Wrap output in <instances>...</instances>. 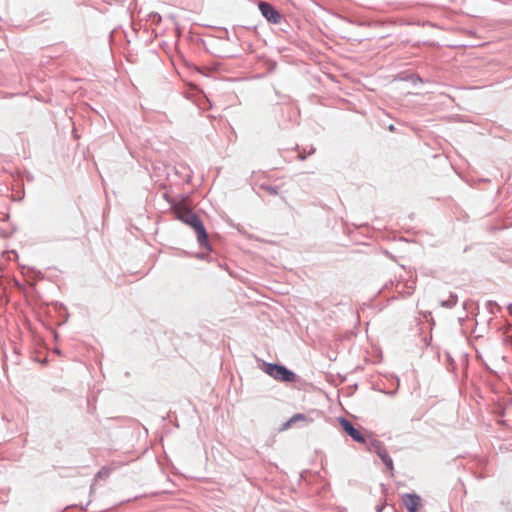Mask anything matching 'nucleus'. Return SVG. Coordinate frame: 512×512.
Listing matches in <instances>:
<instances>
[{
  "label": "nucleus",
  "instance_id": "10",
  "mask_svg": "<svg viewBox=\"0 0 512 512\" xmlns=\"http://www.w3.org/2000/svg\"><path fill=\"white\" fill-rule=\"evenodd\" d=\"M153 22L159 23L161 21V16L158 13L152 15Z\"/></svg>",
  "mask_w": 512,
  "mask_h": 512
},
{
  "label": "nucleus",
  "instance_id": "1",
  "mask_svg": "<svg viewBox=\"0 0 512 512\" xmlns=\"http://www.w3.org/2000/svg\"><path fill=\"white\" fill-rule=\"evenodd\" d=\"M173 212L177 219H179L180 221L184 222L185 224L189 225L194 229L200 246L210 249L208 243V235L200 218L191 210L181 205L174 206Z\"/></svg>",
  "mask_w": 512,
  "mask_h": 512
},
{
  "label": "nucleus",
  "instance_id": "14",
  "mask_svg": "<svg viewBox=\"0 0 512 512\" xmlns=\"http://www.w3.org/2000/svg\"><path fill=\"white\" fill-rule=\"evenodd\" d=\"M508 310H509V311H510V313L512 314V304H510V305L508 306Z\"/></svg>",
  "mask_w": 512,
  "mask_h": 512
},
{
  "label": "nucleus",
  "instance_id": "2",
  "mask_svg": "<svg viewBox=\"0 0 512 512\" xmlns=\"http://www.w3.org/2000/svg\"><path fill=\"white\" fill-rule=\"evenodd\" d=\"M263 371L275 380L282 382H293L296 379L294 372L278 364L263 363Z\"/></svg>",
  "mask_w": 512,
  "mask_h": 512
},
{
  "label": "nucleus",
  "instance_id": "4",
  "mask_svg": "<svg viewBox=\"0 0 512 512\" xmlns=\"http://www.w3.org/2000/svg\"><path fill=\"white\" fill-rule=\"evenodd\" d=\"M259 10L270 23H280L281 14L270 3L261 1L259 3Z\"/></svg>",
  "mask_w": 512,
  "mask_h": 512
},
{
  "label": "nucleus",
  "instance_id": "8",
  "mask_svg": "<svg viewBox=\"0 0 512 512\" xmlns=\"http://www.w3.org/2000/svg\"><path fill=\"white\" fill-rule=\"evenodd\" d=\"M458 297L456 294L451 293L449 298L441 302V306L445 308H452L457 304Z\"/></svg>",
  "mask_w": 512,
  "mask_h": 512
},
{
  "label": "nucleus",
  "instance_id": "5",
  "mask_svg": "<svg viewBox=\"0 0 512 512\" xmlns=\"http://www.w3.org/2000/svg\"><path fill=\"white\" fill-rule=\"evenodd\" d=\"M340 425L343 428V430L356 442L359 443H366V440L364 436L353 426V424L345 419H340Z\"/></svg>",
  "mask_w": 512,
  "mask_h": 512
},
{
  "label": "nucleus",
  "instance_id": "13",
  "mask_svg": "<svg viewBox=\"0 0 512 512\" xmlns=\"http://www.w3.org/2000/svg\"><path fill=\"white\" fill-rule=\"evenodd\" d=\"M299 158H300L301 160H304L306 157L304 156V154H299Z\"/></svg>",
  "mask_w": 512,
  "mask_h": 512
},
{
  "label": "nucleus",
  "instance_id": "16",
  "mask_svg": "<svg viewBox=\"0 0 512 512\" xmlns=\"http://www.w3.org/2000/svg\"><path fill=\"white\" fill-rule=\"evenodd\" d=\"M415 512H418L417 510Z\"/></svg>",
  "mask_w": 512,
  "mask_h": 512
},
{
  "label": "nucleus",
  "instance_id": "11",
  "mask_svg": "<svg viewBox=\"0 0 512 512\" xmlns=\"http://www.w3.org/2000/svg\"><path fill=\"white\" fill-rule=\"evenodd\" d=\"M266 190L270 193V194H276L277 193V188L276 187H267Z\"/></svg>",
  "mask_w": 512,
  "mask_h": 512
},
{
  "label": "nucleus",
  "instance_id": "9",
  "mask_svg": "<svg viewBox=\"0 0 512 512\" xmlns=\"http://www.w3.org/2000/svg\"><path fill=\"white\" fill-rule=\"evenodd\" d=\"M110 474V470L108 468H102L100 471H98V473L95 475V480L97 479H101V478H106L108 477Z\"/></svg>",
  "mask_w": 512,
  "mask_h": 512
},
{
  "label": "nucleus",
  "instance_id": "7",
  "mask_svg": "<svg viewBox=\"0 0 512 512\" xmlns=\"http://www.w3.org/2000/svg\"><path fill=\"white\" fill-rule=\"evenodd\" d=\"M402 500L408 512H415L421 506V498L417 494H404Z\"/></svg>",
  "mask_w": 512,
  "mask_h": 512
},
{
  "label": "nucleus",
  "instance_id": "6",
  "mask_svg": "<svg viewBox=\"0 0 512 512\" xmlns=\"http://www.w3.org/2000/svg\"><path fill=\"white\" fill-rule=\"evenodd\" d=\"M312 422V418L307 416L303 413H297L294 414L289 420H287L285 423H283L282 427L280 428L281 431H285L289 428H291L293 425L297 423H301L303 426H306Z\"/></svg>",
  "mask_w": 512,
  "mask_h": 512
},
{
  "label": "nucleus",
  "instance_id": "3",
  "mask_svg": "<svg viewBox=\"0 0 512 512\" xmlns=\"http://www.w3.org/2000/svg\"><path fill=\"white\" fill-rule=\"evenodd\" d=\"M368 450L370 452L376 453L379 456V458L382 460L384 465L387 467V469L390 470L391 472L393 471V469H394L393 460L388 455L386 448L380 441L375 440V439L370 440L368 443Z\"/></svg>",
  "mask_w": 512,
  "mask_h": 512
},
{
  "label": "nucleus",
  "instance_id": "15",
  "mask_svg": "<svg viewBox=\"0 0 512 512\" xmlns=\"http://www.w3.org/2000/svg\"><path fill=\"white\" fill-rule=\"evenodd\" d=\"M314 151H315V150L312 148V149L309 151V154L314 153Z\"/></svg>",
  "mask_w": 512,
  "mask_h": 512
},
{
  "label": "nucleus",
  "instance_id": "12",
  "mask_svg": "<svg viewBox=\"0 0 512 512\" xmlns=\"http://www.w3.org/2000/svg\"><path fill=\"white\" fill-rule=\"evenodd\" d=\"M383 509H384V505H380V506L376 507L377 512H382Z\"/></svg>",
  "mask_w": 512,
  "mask_h": 512
}]
</instances>
